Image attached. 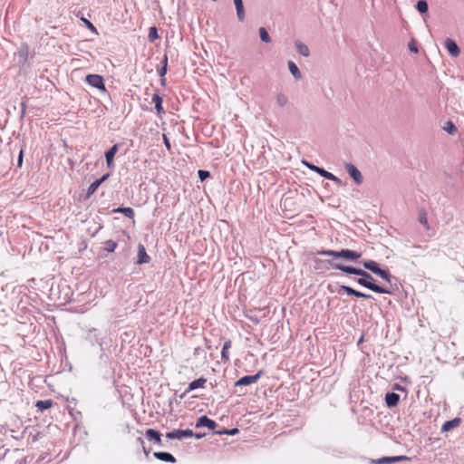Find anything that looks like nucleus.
I'll return each instance as SVG.
<instances>
[{
	"label": "nucleus",
	"instance_id": "nucleus-6",
	"mask_svg": "<svg viewBox=\"0 0 464 464\" xmlns=\"http://www.w3.org/2000/svg\"><path fill=\"white\" fill-rule=\"evenodd\" d=\"M262 374H263V371L259 370L254 375H245V376L241 377L240 379H238L235 382V385L236 386H247V385H251V384L256 382L260 379Z\"/></svg>",
	"mask_w": 464,
	"mask_h": 464
},
{
	"label": "nucleus",
	"instance_id": "nucleus-13",
	"mask_svg": "<svg viewBox=\"0 0 464 464\" xmlns=\"http://www.w3.org/2000/svg\"><path fill=\"white\" fill-rule=\"evenodd\" d=\"M207 427L209 430H214L217 427V423L209 419L208 416H200L196 422V428Z\"/></svg>",
	"mask_w": 464,
	"mask_h": 464
},
{
	"label": "nucleus",
	"instance_id": "nucleus-47",
	"mask_svg": "<svg viewBox=\"0 0 464 464\" xmlns=\"http://www.w3.org/2000/svg\"><path fill=\"white\" fill-rule=\"evenodd\" d=\"M137 443L140 446H143L144 445V440L141 437H138L137 440H136Z\"/></svg>",
	"mask_w": 464,
	"mask_h": 464
},
{
	"label": "nucleus",
	"instance_id": "nucleus-14",
	"mask_svg": "<svg viewBox=\"0 0 464 464\" xmlns=\"http://www.w3.org/2000/svg\"><path fill=\"white\" fill-rule=\"evenodd\" d=\"M146 438L150 440L154 441L159 446H162V440H161V433L154 429H148L145 432Z\"/></svg>",
	"mask_w": 464,
	"mask_h": 464
},
{
	"label": "nucleus",
	"instance_id": "nucleus-18",
	"mask_svg": "<svg viewBox=\"0 0 464 464\" xmlns=\"http://www.w3.org/2000/svg\"><path fill=\"white\" fill-rule=\"evenodd\" d=\"M303 164L304 166H306L309 169L316 172L317 174H319L321 177H324V179H326L327 177H330L329 171L325 170L324 168L315 166L314 164L310 163L305 160H303Z\"/></svg>",
	"mask_w": 464,
	"mask_h": 464
},
{
	"label": "nucleus",
	"instance_id": "nucleus-17",
	"mask_svg": "<svg viewBox=\"0 0 464 464\" xmlns=\"http://www.w3.org/2000/svg\"><path fill=\"white\" fill-rule=\"evenodd\" d=\"M400 395L395 392H387L385 394V403L388 408H393L398 405Z\"/></svg>",
	"mask_w": 464,
	"mask_h": 464
},
{
	"label": "nucleus",
	"instance_id": "nucleus-24",
	"mask_svg": "<svg viewBox=\"0 0 464 464\" xmlns=\"http://www.w3.org/2000/svg\"><path fill=\"white\" fill-rule=\"evenodd\" d=\"M375 275L380 276L381 278H382L384 281L389 283L391 285H392V281L396 280V278L392 276V274L390 273V271L388 269L381 268Z\"/></svg>",
	"mask_w": 464,
	"mask_h": 464
},
{
	"label": "nucleus",
	"instance_id": "nucleus-10",
	"mask_svg": "<svg viewBox=\"0 0 464 464\" xmlns=\"http://www.w3.org/2000/svg\"><path fill=\"white\" fill-rule=\"evenodd\" d=\"M119 147H120L119 144H114L108 150L105 151L104 156H105V160H106V164H107V167L110 169L114 166L113 160H114V157H115L116 153L119 150Z\"/></svg>",
	"mask_w": 464,
	"mask_h": 464
},
{
	"label": "nucleus",
	"instance_id": "nucleus-41",
	"mask_svg": "<svg viewBox=\"0 0 464 464\" xmlns=\"http://www.w3.org/2000/svg\"><path fill=\"white\" fill-rule=\"evenodd\" d=\"M23 160H24V150H23V149H20L18 159H17V167L18 168L22 167Z\"/></svg>",
	"mask_w": 464,
	"mask_h": 464
},
{
	"label": "nucleus",
	"instance_id": "nucleus-4",
	"mask_svg": "<svg viewBox=\"0 0 464 464\" xmlns=\"http://www.w3.org/2000/svg\"><path fill=\"white\" fill-rule=\"evenodd\" d=\"M194 436L192 430H173L166 433V437L169 440H183L185 438H190Z\"/></svg>",
	"mask_w": 464,
	"mask_h": 464
},
{
	"label": "nucleus",
	"instance_id": "nucleus-42",
	"mask_svg": "<svg viewBox=\"0 0 464 464\" xmlns=\"http://www.w3.org/2000/svg\"><path fill=\"white\" fill-rule=\"evenodd\" d=\"M409 49L414 53H418L417 44L413 41L409 44Z\"/></svg>",
	"mask_w": 464,
	"mask_h": 464
},
{
	"label": "nucleus",
	"instance_id": "nucleus-3",
	"mask_svg": "<svg viewBox=\"0 0 464 464\" xmlns=\"http://www.w3.org/2000/svg\"><path fill=\"white\" fill-rule=\"evenodd\" d=\"M85 82L93 88H96L103 92H106V87L102 76L99 74H87Z\"/></svg>",
	"mask_w": 464,
	"mask_h": 464
},
{
	"label": "nucleus",
	"instance_id": "nucleus-1",
	"mask_svg": "<svg viewBox=\"0 0 464 464\" xmlns=\"http://www.w3.org/2000/svg\"><path fill=\"white\" fill-rule=\"evenodd\" d=\"M330 266L332 268L340 270L347 275L357 276L358 277L354 278V281L367 289L378 294H392L387 287L377 285L373 276L363 269L344 264H336L335 262H330Z\"/></svg>",
	"mask_w": 464,
	"mask_h": 464
},
{
	"label": "nucleus",
	"instance_id": "nucleus-26",
	"mask_svg": "<svg viewBox=\"0 0 464 464\" xmlns=\"http://www.w3.org/2000/svg\"><path fill=\"white\" fill-rule=\"evenodd\" d=\"M288 68L292 75L295 80H300L302 78V74L297 67V65L291 60L288 62Z\"/></svg>",
	"mask_w": 464,
	"mask_h": 464
},
{
	"label": "nucleus",
	"instance_id": "nucleus-16",
	"mask_svg": "<svg viewBox=\"0 0 464 464\" xmlns=\"http://www.w3.org/2000/svg\"><path fill=\"white\" fill-rule=\"evenodd\" d=\"M461 419L457 417L452 420H447L443 423L441 427V432H448L453 430L454 428H457L460 425Z\"/></svg>",
	"mask_w": 464,
	"mask_h": 464
},
{
	"label": "nucleus",
	"instance_id": "nucleus-38",
	"mask_svg": "<svg viewBox=\"0 0 464 464\" xmlns=\"http://www.w3.org/2000/svg\"><path fill=\"white\" fill-rule=\"evenodd\" d=\"M168 61L169 60H162V66L158 69V73L160 77H164L168 71Z\"/></svg>",
	"mask_w": 464,
	"mask_h": 464
},
{
	"label": "nucleus",
	"instance_id": "nucleus-44",
	"mask_svg": "<svg viewBox=\"0 0 464 464\" xmlns=\"http://www.w3.org/2000/svg\"><path fill=\"white\" fill-rule=\"evenodd\" d=\"M163 140H164V144L165 146L167 147L168 150H170V142L169 140V139L166 137V135L163 136Z\"/></svg>",
	"mask_w": 464,
	"mask_h": 464
},
{
	"label": "nucleus",
	"instance_id": "nucleus-8",
	"mask_svg": "<svg viewBox=\"0 0 464 464\" xmlns=\"http://www.w3.org/2000/svg\"><path fill=\"white\" fill-rule=\"evenodd\" d=\"M345 169L350 175V177L353 179V181L360 185L362 183L363 178L361 171L352 163L345 164Z\"/></svg>",
	"mask_w": 464,
	"mask_h": 464
},
{
	"label": "nucleus",
	"instance_id": "nucleus-34",
	"mask_svg": "<svg viewBox=\"0 0 464 464\" xmlns=\"http://www.w3.org/2000/svg\"><path fill=\"white\" fill-rule=\"evenodd\" d=\"M418 219H419V222L425 226L427 228H429V224H428V218H427V213L425 212V210L421 209L419 211V217H418Z\"/></svg>",
	"mask_w": 464,
	"mask_h": 464
},
{
	"label": "nucleus",
	"instance_id": "nucleus-48",
	"mask_svg": "<svg viewBox=\"0 0 464 464\" xmlns=\"http://www.w3.org/2000/svg\"><path fill=\"white\" fill-rule=\"evenodd\" d=\"M83 21H84V23H85V24H86L90 28H92V30H94V26H93V24H92L90 21H88L87 19H83Z\"/></svg>",
	"mask_w": 464,
	"mask_h": 464
},
{
	"label": "nucleus",
	"instance_id": "nucleus-20",
	"mask_svg": "<svg viewBox=\"0 0 464 464\" xmlns=\"http://www.w3.org/2000/svg\"><path fill=\"white\" fill-rule=\"evenodd\" d=\"M206 382H207V379L204 378V377H200L198 379H196V380L192 381L191 382H189L188 387L186 392H189L194 391L196 389L202 388Z\"/></svg>",
	"mask_w": 464,
	"mask_h": 464
},
{
	"label": "nucleus",
	"instance_id": "nucleus-12",
	"mask_svg": "<svg viewBox=\"0 0 464 464\" xmlns=\"http://www.w3.org/2000/svg\"><path fill=\"white\" fill-rule=\"evenodd\" d=\"M444 45L451 56L457 57L459 54L460 49L454 40H452L450 38H447L445 40Z\"/></svg>",
	"mask_w": 464,
	"mask_h": 464
},
{
	"label": "nucleus",
	"instance_id": "nucleus-39",
	"mask_svg": "<svg viewBox=\"0 0 464 464\" xmlns=\"http://www.w3.org/2000/svg\"><path fill=\"white\" fill-rule=\"evenodd\" d=\"M198 179L201 180V181H204L205 179H207L208 178L210 177V173L209 171L208 170H204V169H199L198 171Z\"/></svg>",
	"mask_w": 464,
	"mask_h": 464
},
{
	"label": "nucleus",
	"instance_id": "nucleus-7",
	"mask_svg": "<svg viewBox=\"0 0 464 464\" xmlns=\"http://www.w3.org/2000/svg\"><path fill=\"white\" fill-rule=\"evenodd\" d=\"M404 460H409L407 456L400 455V456H392V457H382L377 459H371V463L372 464H392L396 462H401Z\"/></svg>",
	"mask_w": 464,
	"mask_h": 464
},
{
	"label": "nucleus",
	"instance_id": "nucleus-29",
	"mask_svg": "<svg viewBox=\"0 0 464 464\" xmlns=\"http://www.w3.org/2000/svg\"><path fill=\"white\" fill-rule=\"evenodd\" d=\"M417 10L421 14H427L429 10V5L426 0H419L416 4Z\"/></svg>",
	"mask_w": 464,
	"mask_h": 464
},
{
	"label": "nucleus",
	"instance_id": "nucleus-53",
	"mask_svg": "<svg viewBox=\"0 0 464 464\" xmlns=\"http://www.w3.org/2000/svg\"><path fill=\"white\" fill-rule=\"evenodd\" d=\"M21 105H22V114L24 115L25 112L26 106H25L24 102H23Z\"/></svg>",
	"mask_w": 464,
	"mask_h": 464
},
{
	"label": "nucleus",
	"instance_id": "nucleus-46",
	"mask_svg": "<svg viewBox=\"0 0 464 464\" xmlns=\"http://www.w3.org/2000/svg\"><path fill=\"white\" fill-rule=\"evenodd\" d=\"M142 447V450L144 451V454L146 455V457L148 458L149 457V454L150 452V449H147L144 445L141 446Z\"/></svg>",
	"mask_w": 464,
	"mask_h": 464
},
{
	"label": "nucleus",
	"instance_id": "nucleus-11",
	"mask_svg": "<svg viewBox=\"0 0 464 464\" xmlns=\"http://www.w3.org/2000/svg\"><path fill=\"white\" fill-rule=\"evenodd\" d=\"M150 261V256L147 254L146 248L142 244L138 245V255L136 264L142 265L148 264Z\"/></svg>",
	"mask_w": 464,
	"mask_h": 464
},
{
	"label": "nucleus",
	"instance_id": "nucleus-37",
	"mask_svg": "<svg viewBox=\"0 0 464 464\" xmlns=\"http://www.w3.org/2000/svg\"><path fill=\"white\" fill-rule=\"evenodd\" d=\"M104 245H105L104 249L108 252H113L118 246L117 242L111 240V239L105 241Z\"/></svg>",
	"mask_w": 464,
	"mask_h": 464
},
{
	"label": "nucleus",
	"instance_id": "nucleus-54",
	"mask_svg": "<svg viewBox=\"0 0 464 464\" xmlns=\"http://www.w3.org/2000/svg\"><path fill=\"white\" fill-rule=\"evenodd\" d=\"M20 56L21 57H26L27 56V53H24L23 51H20Z\"/></svg>",
	"mask_w": 464,
	"mask_h": 464
},
{
	"label": "nucleus",
	"instance_id": "nucleus-32",
	"mask_svg": "<svg viewBox=\"0 0 464 464\" xmlns=\"http://www.w3.org/2000/svg\"><path fill=\"white\" fill-rule=\"evenodd\" d=\"M238 431L239 430L237 428H233V429H229V430L223 428L222 430L215 431V434H218V435L227 434V435L234 436V435L237 434Z\"/></svg>",
	"mask_w": 464,
	"mask_h": 464
},
{
	"label": "nucleus",
	"instance_id": "nucleus-40",
	"mask_svg": "<svg viewBox=\"0 0 464 464\" xmlns=\"http://www.w3.org/2000/svg\"><path fill=\"white\" fill-rule=\"evenodd\" d=\"M329 175L330 177H327L326 179H329V180H332V181H334L337 185L339 186H342L343 185V181L341 179H339L338 177H336L335 175H334L333 173L329 172Z\"/></svg>",
	"mask_w": 464,
	"mask_h": 464
},
{
	"label": "nucleus",
	"instance_id": "nucleus-35",
	"mask_svg": "<svg viewBox=\"0 0 464 464\" xmlns=\"http://www.w3.org/2000/svg\"><path fill=\"white\" fill-rule=\"evenodd\" d=\"M288 102V98L283 93H279L276 96V103L279 107H285Z\"/></svg>",
	"mask_w": 464,
	"mask_h": 464
},
{
	"label": "nucleus",
	"instance_id": "nucleus-19",
	"mask_svg": "<svg viewBox=\"0 0 464 464\" xmlns=\"http://www.w3.org/2000/svg\"><path fill=\"white\" fill-rule=\"evenodd\" d=\"M234 5L236 7L237 16L238 21L243 22L246 17L243 0H234Z\"/></svg>",
	"mask_w": 464,
	"mask_h": 464
},
{
	"label": "nucleus",
	"instance_id": "nucleus-49",
	"mask_svg": "<svg viewBox=\"0 0 464 464\" xmlns=\"http://www.w3.org/2000/svg\"><path fill=\"white\" fill-rule=\"evenodd\" d=\"M205 436L204 433H194V436L196 439L199 440Z\"/></svg>",
	"mask_w": 464,
	"mask_h": 464
},
{
	"label": "nucleus",
	"instance_id": "nucleus-21",
	"mask_svg": "<svg viewBox=\"0 0 464 464\" xmlns=\"http://www.w3.org/2000/svg\"><path fill=\"white\" fill-rule=\"evenodd\" d=\"M362 265L364 269L371 271L374 275L382 268L380 264L374 260H366Z\"/></svg>",
	"mask_w": 464,
	"mask_h": 464
},
{
	"label": "nucleus",
	"instance_id": "nucleus-31",
	"mask_svg": "<svg viewBox=\"0 0 464 464\" xmlns=\"http://www.w3.org/2000/svg\"><path fill=\"white\" fill-rule=\"evenodd\" d=\"M258 32H259V37L262 42H264V43L271 42V37H270L267 30L265 27H260Z\"/></svg>",
	"mask_w": 464,
	"mask_h": 464
},
{
	"label": "nucleus",
	"instance_id": "nucleus-5",
	"mask_svg": "<svg viewBox=\"0 0 464 464\" xmlns=\"http://www.w3.org/2000/svg\"><path fill=\"white\" fill-rule=\"evenodd\" d=\"M342 293H345L346 295H353V296H355L357 298H363V299H371L372 298V296L371 295H368V294H364L362 292H360L351 286H348V285H340V288L338 290V294H342Z\"/></svg>",
	"mask_w": 464,
	"mask_h": 464
},
{
	"label": "nucleus",
	"instance_id": "nucleus-43",
	"mask_svg": "<svg viewBox=\"0 0 464 464\" xmlns=\"http://www.w3.org/2000/svg\"><path fill=\"white\" fill-rule=\"evenodd\" d=\"M110 177V173H106L104 175H102L100 179H96L100 185H102L105 180L108 179V178Z\"/></svg>",
	"mask_w": 464,
	"mask_h": 464
},
{
	"label": "nucleus",
	"instance_id": "nucleus-36",
	"mask_svg": "<svg viewBox=\"0 0 464 464\" xmlns=\"http://www.w3.org/2000/svg\"><path fill=\"white\" fill-rule=\"evenodd\" d=\"M159 38L158 30L155 26H151L149 29L148 39L150 42H153Z\"/></svg>",
	"mask_w": 464,
	"mask_h": 464
},
{
	"label": "nucleus",
	"instance_id": "nucleus-52",
	"mask_svg": "<svg viewBox=\"0 0 464 464\" xmlns=\"http://www.w3.org/2000/svg\"><path fill=\"white\" fill-rule=\"evenodd\" d=\"M160 84L162 86H165L166 85V79L164 77H160Z\"/></svg>",
	"mask_w": 464,
	"mask_h": 464
},
{
	"label": "nucleus",
	"instance_id": "nucleus-23",
	"mask_svg": "<svg viewBox=\"0 0 464 464\" xmlns=\"http://www.w3.org/2000/svg\"><path fill=\"white\" fill-rule=\"evenodd\" d=\"M298 53L302 56L307 57L310 55L309 47L299 40L295 43Z\"/></svg>",
	"mask_w": 464,
	"mask_h": 464
},
{
	"label": "nucleus",
	"instance_id": "nucleus-55",
	"mask_svg": "<svg viewBox=\"0 0 464 464\" xmlns=\"http://www.w3.org/2000/svg\"><path fill=\"white\" fill-rule=\"evenodd\" d=\"M362 342V336L360 338V340L358 341V344L361 343Z\"/></svg>",
	"mask_w": 464,
	"mask_h": 464
},
{
	"label": "nucleus",
	"instance_id": "nucleus-30",
	"mask_svg": "<svg viewBox=\"0 0 464 464\" xmlns=\"http://www.w3.org/2000/svg\"><path fill=\"white\" fill-rule=\"evenodd\" d=\"M443 130L450 135H454L458 131L456 125L451 121H448L445 123Z\"/></svg>",
	"mask_w": 464,
	"mask_h": 464
},
{
	"label": "nucleus",
	"instance_id": "nucleus-15",
	"mask_svg": "<svg viewBox=\"0 0 464 464\" xmlns=\"http://www.w3.org/2000/svg\"><path fill=\"white\" fill-rule=\"evenodd\" d=\"M153 456L163 462H169V463H176L177 459L176 458L169 452L167 451H156L154 452Z\"/></svg>",
	"mask_w": 464,
	"mask_h": 464
},
{
	"label": "nucleus",
	"instance_id": "nucleus-33",
	"mask_svg": "<svg viewBox=\"0 0 464 464\" xmlns=\"http://www.w3.org/2000/svg\"><path fill=\"white\" fill-rule=\"evenodd\" d=\"M100 186L101 185L99 184V182L97 180L91 183V185L89 186V188L87 189L86 198H89L92 194H94Z\"/></svg>",
	"mask_w": 464,
	"mask_h": 464
},
{
	"label": "nucleus",
	"instance_id": "nucleus-2",
	"mask_svg": "<svg viewBox=\"0 0 464 464\" xmlns=\"http://www.w3.org/2000/svg\"><path fill=\"white\" fill-rule=\"evenodd\" d=\"M317 255L319 256H327L332 258L324 260L326 264L330 266V262H335L336 264H343L340 259H345L348 261H357L361 258L362 253L348 249L343 248L341 250H319L317 251Z\"/></svg>",
	"mask_w": 464,
	"mask_h": 464
},
{
	"label": "nucleus",
	"instance_id": "nucleus-9",
	"mask_svg": "<svg viewBox=\"0 0 464 464\" xmlns=\"http://www.w3.org/2000/svg\"><path fill=\"white\" fill-rule=\"evenodd\" d=\"M188 62H189V63L185 64L184 68L185 69L189 68V69L193 70L195 72H198V74L206 72L208 71V69H207L208 65L211 66V64H209V63H208V64L205 63L203 60H198L199 65H198L196 60H188Z\"/></svg>",
	"mask_w": 464,
	"mask_h": 464
},
{
	"label": "nucleus",
	"instance_id": "nucleus-22",
	"mask_svg": "<svg viewBox=\"0 0 464 464\" xmlns=\"http://www.w3.org/2000/svg\"><path fill=\"white\" fill-rule=\"evenodd\" d=\"M152 103L154 104L158 114L164 112L163 106H162L163 100H162V97L159 93H154L152 95Z\"/></svg>",
	"mask_w": 464,
	"mask_h": 464
},
{
	"label": "nucleus",
	"instance_id": "nucleus-50",
	"mask_svg": "<svg viewBox=\"0 0 464 464\" xmlns=\"http://www.w3.org/2000/svg\"><path fill=\"white\" fill-rule=\"evenodd\" d=\"M102 228V225H100L97 229L92 234V237H95L96 234Z\"/></svg>",
	"mask_w": 464,
	"mask_h": 464
},
{
	"label": "nucleus",
	"instance_id": "nucleus-45",
	"mask_svg": "<svg viewBox=\"0 0 464 464\" xmlns=\"http://www.w3.org/2000/svg\"><path fill=\"white\" fill-rule=\"evenodd\" d=\"M393 390H396V391H405V388L398 383H395L393 385Z\"/></svg>",
	"mask_w": 464,
	"mask_h": 464
},
{
	"label": "nucleus",
	"instance_id": "nucleus-27",
	"mask_svg": "<svg viewBox=\"0 0 464 464\" xmlns=\"http://www.w3.org/2000/svg\"><path fill=\"white\" fill-rule=\"evenodd\" d=\"M231 341L230 340H227L223 344V348H222V351H221V360L223 362H227L229 361V353H228V350L230 349L231 347Z\"/></svg>",
	"mask_w": 464,
	"mask_h": 464
},
{
	"label": "nucleus",
	"instance_id": "nucleus-28",
	"mask_svg": "<svg viewBox=\"0 0 464 464\" xmlns=\"http://www.w3.org/2000/svg\"><path fill=\"white\" fill-rule=\"evenodd\" d=\"M53 405L52 400H44V401H37L35 406L40 411H44L47 409H50Z\"/></svg>",
	"mask_w": 464,
	"mask_h": 464
},
{
	"label": "nucleus",
	"instance_id": "nucleus-25",
	"mask_svg": "<svg viewBox=\"0 0 464 464\" xmlns=\"http://www.w3.org/2000/svg\"><path fill=\"white\" fill-rule=\"evenodd\" d=\"M115 213H121L128 218H134V210L130 207H120L113 210Z\"/></svg>",
	"mask_w": 464,
	"mask_h": 464
},
{
	"label": "nucleus",
	"instance_id": "nucleus-51",
	"mask_svg": "<svg viewBox=\"0 0 464 464\" xmlns=\"http://www.w3.org/2000/svg\"><path fill=\"white\" fill-rule=\"evenodd\" d=\"M249 319L256 324L259 323V320L256 317L250 316Z\"/></svg>",
	"mask_w": 464,
	"mask_h": 464
}]
</instances>
